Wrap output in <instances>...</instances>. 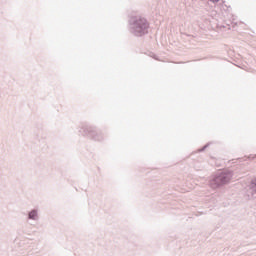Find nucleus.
Wrapping results in <instances>:
<instances>
[{"label":"nucleus","instance_id":"nucleus-1","mask_svg":"<svg viewBox=\"0 0 256 256\" xmlns=\"http://www.w3.org/2000/svg\"><path fill=\"white\" fill-rule=\"evenodd\" d=\"M129 31L135 37H143L149 33V22L145 18L132 17L129 20Z\"/></svg>","mask_w":256,"mask_h":256},{"label":"nucleus","instance_id":"nucleus-2","mask_svg":"<svg viewBox=\"0 0 256 256\" xmlns=\"http://www.w3.org/2000/svg\"><path fill=\"white\" fill-rule=\"evenodd\" d=\"M233 179V171L225 170L223 172H219L211 176L209 180V187L211 189H219V187H223V185H227Z\"/></svg>","mask_w":256,"mask_h":256},{"label":"nucleus","instance_id":"nucleus-3","mask_svg":"<svg viewBox=\"0 0 256 256\" xmlns=\"http://www.w3.org/2000/svg\"><path fill=\"white\" fill-rule=\"evenodd\" d=\"M84 135L91 137L94 141H103V135L95 131L92 127H86L84 129Z\"/></svg>","mask_w":256,"mask_h":256},{"label":"nucleus","instance_id":"nucleus-4","mask_svg":"<svg viewBox=\"0 0 256 256\" xmlns=\"http://www.w3.org/2000/svg\"><path fill=\"white\" fill-rule=\"evenodd\" d=\"M247 195L251 199H256V178L251 180L250 184L247 186Z\"/></svg>","mask_w":256,"mask_h":256},{"label":"nucleus","instance_id":"nucleus-5","mask_svg":"<svg viewBox=\"0 0 256 256\" xmlns=\"http://www.w3.org/2000/svg\"><path fill=\"white\" fill-rule=\"evenodd\" d=\"M27 219H28V221H34V223H37V221H39V219H40L39 209H37V208L31 209L28 212Z\"/></svg>","mask_w":256,"mask_h":256},{"label":"nucleus","instance_id":"nucleus-6","mask_svg":"<svg viewBox=\"0 0 256 256\" xmlns=\"http://www.w3.org/2000/svg\"><path fill=\"white\" fill-rule=\"evenodd\" d=\"M212 3H219V0H210Z\"/></svg>","mask_w":256,"mask_h":256},{"label":"nucleus","instance_id":"nucleus-7","mask_svg":"<svg viewBox=\"0 0 256 256\" xmlns=\"http://www.w3.org/2000/svg\"><path fill=\"white\" fill-rule=\"evenodd\" d=\"M205 149H207V145L204 146L200 151H205Z\"/></svg>","mask_w":256,"mask_h":256}]
</instances>
